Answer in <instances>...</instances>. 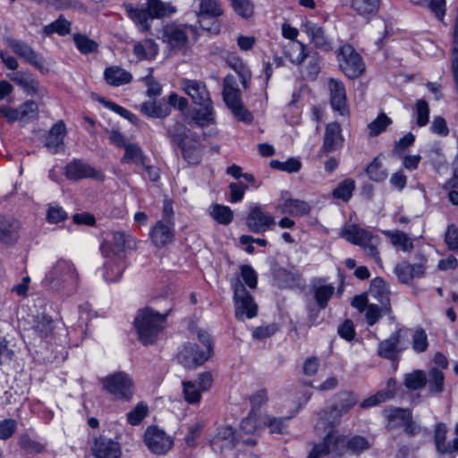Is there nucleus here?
<instances>
[{"label": "nucleus", "mask_w": 458, "mask_h": 458, "mask_svg": "<svg viewBox=\"0 0 458 458\" xmlns=\"http://www.w3.org/2000/svg\"><path fill=\"white\" fill-rule=\"evenodd\" d=\"M191 144L186 143L178 147L183 158L191 165H198L201 161L202 148L200 145V136L197 133H191L190 140Z\"/></svg>", "instance_id": "obj_22"}, {"label": "nucleus", "mask_w": 458, "mask_h": 458, "mask_svg": "<svg viewBox=\"0 0 458 458\" xmlns=\"http://www.w3.org/2000/svg\"><path fill=\"white\" fill-rule=\"evenodd\" d=\"M148 405L142 402L139 403L133 410L127 413V421L132 426L139 425L148 415Z\"/></svg>", "instance_id": "obj_61"}, {"label": "nucleus", "mask_w": 458, "mask_h": 458, "mask_svg": "<svg viewBox=\"0 0 458 458\" xmlns=\"http://www.w3.org/2000/svg\"><path fill=\"white\" fill-rule=\"evenodd\" d=\"M147 10L152 19L162 18L175 12L174 7L160 0H148Z\"/></svg>", "instance_id": "obj_50"}, {"label": "nucleus", "mask_w": 458, "mask_h": 458, "mask_svg": "<svg viewBox=\"0 0 458 458\" xmlns=\"http://www.w3.org/2000/svg\"><path fill=\"white\" fill-rule=\"evenodd\" d=\"M103 388L114 400L129 402L133 395V382L130 376L119 371L101 379Z\"/></svg>", "instance_id": "obj_5"}, {"label": "nucleus", "mask_w": 458, "mask_h": 458, "mask_svg": "<svg viewBox=\"0 0 458 458\" xmlns=\"http://www.w3.org/2000/svg\"><path fill=\"white\" fill-rule=\"evenodd\" d=\"M412 349L417 353H421L427 351L428 346V335L424 329L418 328L412 335Z\"/></svg>", "instance_id": "obj_63"}, {"label": "nucleus", "mask_w": 458, "mask_h": 458, "mask_svg": "<svg viewBox=\"0 0 458 458\" xmlns=\"http://www.w3.org/2000/svg\"><path fill=\"white\" fill-rule=\"evenodd\" d=\"M328 89L332 108L342 115L348 114L346 91L344 83L341 81L330 79Z\"/></svg>", "instance_id": "obj_18"}, {"label": "nucleus", "mask_w": 458, "mask_h": 458, "mask_svg": "<svg viewBox=\"0 0 458 458\" xmlns=\"http://www.w3.org/2000/svg\"><path fill=\"white\" fill-rule=\"evenodd\" d=\"M42 284L56 292L70 295L80 284V276L72 261L59 259L46 273Z\"/></svg>", "instance_id": "obj_1"}, {"label": "nucleus", "mask_w": 458, "mask_h": 458, "mask_svg": "<svg viewBox=\"0 0 458 458\" xmlns=\"http://www.w3.org/2000/svg\"><path fill=\"white\" fill-rule=\"evenodd\" d=\"M445 383V376L442 370L437 368L429 369L427 375V384L430 394H437L443 392Z\"/></svg>", "instance_id": "obj_46"}, {"label": "nucleus", "mask_w": 458, "mask_h": 458, "mask_svg": "<svg viewBox=\"0 0 458 458\" xmlns=\"http://www.w3.org/2000/svg\"><path fill=\"white\" fill-rule=\"evenodd\" d=\"M224 14V10L221 5L220 0H200L199 2V10L197 13L198 21L199 26L203 30H209L210 29L206 27L204 24V18H217Z\"/></svg>", "instance_id": "obj_24"}, {"label": "nucleus", "mask_w": 458, "mask_h": 458, "mask_svg": "<svg viewBox=\"0 0 458 458\" xmlns=\"http://www.w3.org/2000/svg\"><path fill=\"white\" fill-rule=\"evenodd\" d=\"M384 233L390 239L393 246L400 248L404 252H411L413 250V242L407 233L399 230L386 231Z\"/></svg>", "instance_id": "obj_45"}, {"label": "nucleus", "mask_w": 458, "mask_h": 458, "mask_svg": "<svg viewBox=\"0 0 458 458\" xmlns=\"http://www.w3.org/2000/svg\"><path fill=\"white\" fill-rule=\"evenodd\" d=\"M210 445L213 451L219 454L233 449L236 445V437L233 428L230 426L218 428Z\"/></svg>", "instance_id": "obj_19"}, {"label": "nucleus", "mask_w": 458, "mask_h": 458, "mask_svg": "<svg viewBox=\"0 0 458 458\" xmlns=\"http://www.w3.org/2000/svg\"><path fill=\"white\" fill-rule=\"evenodd\" d=\"M202 106L201 109L197 110L193 116L192 120L199 126H206L209 123H212L214 121V110L212 106V103H207L205 105H199Z\"/></svg>", "instance_id": "obj_54"}, {"label": "nucleus", "mask_w": 458, "mask_h": 458, "mask_svg": "<svg viewBox=\"0 0 458 458\" xmlns=\"http://www.w3.org/2000/svg\"><path fill=\"white\" fill-rule=\"evenodd\" d=\"M65 134L66 129L63 121L54 124L46 139V147L51 153L55 154L63 148Z\"/></svg>", "instance_id": "obj_29"}, {"label": "nucleus", "mask_w": 458, "mask_h": 458, "mask_svg": "<svg viewBox=\"0 0 458 458\" xmlns=\"http://www.w3.org/2000/svg\"><path fill=\"white\" fill-rule=\"evenodd\" d=\"M366 172L369 177L375 182H382L387 177V173L377 157L367 166Z\"/></svg>", "instance_id": "obj_59"}, {"label": "nucleus", "mask_w": 458, "mask_h": 458, "mask_svg": "<svg viewBox=\"0 0 458 458\" xmlns=\"http://www.w3.org/2000/svg\"><path fill=\"white\" fill-rule=\"evenodd\" d=\"M109 259L106 261L104 265V278L106 282L114 283L117 282L123 271L124 263L122 259L108 257Z\"/></svg>", "instance_id": "obj_37"}, {"label": "nucleus", "mask_w": 458, "mask_h": 458, "mask_svg": "<svg viewBox=\"0 0 458 458\" xmlns=\"http://www.w3.org/2000/svg\"><path fill=\"white\" fill-rule=\"evenodd\" d=\"M354 189V181L352 179H345L343 182H341L338 184V186L334 190L333 196L335 199H342L344 201H348L351 199Z\"/></svg>", "instance_id": "obj_56"}, {"label": "nucleus", "mask_w": 458, "mask_h": 458, "mask_svg": "<svg viewBox=\"0 0 458 458\" xmlns=\"http://www.w3.org/2000/svg\"><path fill=\"white\" fill-rule=\"evenodd\" d=\"M132 240L122 232H113L101 245V251L105 257L122 259L127 248H131Z\"/></svg>", "instance_id": "obj_16"}, {"label": "nucleus", "mask_w": 458, "mask_h": 458, "mask_svg": "<svg viewBox=\"0 0 458 458\" xmlns=\"http://www.w3.org/2000/svg\"><path fill=\"white\" fill-rule=\"evenodd\" d=\"M341 127L337 123H328L326 127L322 150L330 153L337 149L342 144Z\"/></svg>", "instance_id": "obj_28"}, {"label": "nucleus", "mask_w": 458, "mask_h": 458, "mask_svg": "<svg viewBox=\"0 0 458 458\" xmlns=\"http://www.w3.org/2000/svg\"><path fill=\"white\" fill-rule=\"evenodd\" d=\"M19 222L12 216H0V242H14L18 238Z\"/></svg>", "instance_id": "obj_32"}, {"label": "nucleus", "mask_w": 458, "mask_h": 458, "mask_svg": "<svg viewBox=\"0 0 458 458\" xmlns=\"http://www.w3.org/2000/svg\"><path fill=\"white\" fill-rule=\"evenodd\" d=\"M303 29L316 47L320 48L328 47L329 44L325 36V31L320 26L312 21H306L303 24Z\"/></svg>", "instance_id": "obj_44"}, {"label": "nucleus", "mask_w": 458, "mask_h": 458, "mask_svg": "<svg viewBox=\"0 0 458 458\" xmlns=\"http://www.w3.org/2000/svg\"><path fill=\"white\" fill-rule=\"evenodd\" d=\"M275 224L274 216L265 212L261 206L252 205L250 207L246 217V225L250 232L262 233L271 229Z\"/></svg>", "instance_id": "obj_11"}, {"label": "nucleus", "mask_w": 458, "mask_h": 458, "mask_svg": "<svg viewBox=\"0 0 458 458\" xmlns=\"http://www.w3.org/2000/svg\"><path fill=\"white\" fill-rule=\"evenodd\" d=\"M9 78L20 86L28 95H33L38 92V82L33 79L30 73L16 71L9 74Z\"/></svg>", "instance_id": "obj_36"}, {"label": "nucleus", "mask_w": 458, "mask_h": 458, "mask_svg": "<svg viewBox=\"0 0 458 458\" xmlns=\"http://www.w3.org/2000/svg\"><path fill=\"white\" fill-rule=\"evenodd\" d=\"M73 41L78 50L84 55L93 53L98 48V44L85 35L75 34L73 36Z\"/></svg>", "instance_id": "obj_60"}, {"label": "nucleus", "mask_w": 458, "mask_h": 458, "mask_svg": "<svg viewBox=\"0 0 458 458\" xmlns=\"http://www.w3.org/2000/svg\"><path fill=\"white\" fill-rule=\"evenodd\" d=\"M337 58L340 69L348 78L356 79L364 72L362 59L352 46L341 47Z\"/></svg>", "instance_id": "obj_8"}, {"label": "nucleus", "mask_w": 458, "mask_h": 458, "mask_svg": "<svg viewBox=\"0 0 458 458\" xmlns=\"http://www.w3.org/2000/svg\"><path fill=\"white\" fill-rule=\"evenodd\" d=\"M148 160L142 148L134 143H129L124 148V154L121 158L123 164L133 163L138 166L145 165V162Z\"/></svg>", "instance_id": "obj_38"}, {"label": "nucleus", "mask_w": 458, "mask_h": 458, "mask_svg": "<svg viewBox=\"0 0 458 458\" xmlns=\"http://www.w3.org/2000/svg\"><path fill=\"white\" fill-rule=\"evenodd\" d=\"M164 40L174 49L183 51L188 43L186 31L179 27L168 26L164 30Z\"/></svg>", "instance_id": "obj_26"}, {"label": "nucleus", "mask_w": 458, "mask_h": 458, "mask_svg": "<svg viewBox=\"0 0 458 458\" xmlns=\"http://www.w3.org/2000/svg\"><path fill=\"white\" fill-rule=\"evenodd\" d=\"M158 53L157 44L151 38L137 42L133 47V54L139 59H153Z\"/></svg>", "instance_id": "obj_43"}, {"label": "nucleus", "mask_w": 458, "mask_h": 458, "mask_svg": "<svg viewBox=\"0 0 458 458\" xmlns=\"http://www.w3.org/2000/svg\"><path fill=\"white\" fill-rule=\"evenodd\" d=\"M312 293L318 310H324L327 307L328 301L335 293V286L330 284H314L312 286Z\"/></svg>", "instance_id": "obj_40"}, {"label": "nucleus", "mask_w": 458, "mask_h": 458, "mask_svg": "<svg viewBox=\"0 0 458 458\" xmlns=\"http://www.w3.org/2000/svg\"><path fill=\"white\" fill-rule=\"evenodd\" d=\"M93 453L96 458H119L121 448L117 442L100 437L95 441Z\"/></svg>", "instance_id": "obj_23"}, {"label": "nucleus", "mask_w": 458, "mask_h": 458, "mask_svg": "<svg viewBox=\"0 0 458 458\" xmlns=\"http://www.w3.org/2000/svg\"><path fill=\"white\" fill-rule=\"evenodd\" d=\"M71 32V23L63 15H60L57 20L45 26L44 33L51 35L57 33L60 36H65Z\"/></svg>", "instance_id": "obj_53"}, {"label": "nucleus", "mask_w": 458, "mask_h": 458, "mask_svg": "<svg viewBox=\"0 0 458 458\" xmlns=\"http://www.w3.org/2000/svg\"><path fill=\"white\" fill-rule=\"evenodd\" d=\"M18 445L21 448L30 454H38L44 449L40 443L30 438L28 434H21L19 437Z\"/></svg>", "instance_id": "obj_64"}, {"label": "nucleus", "mask_w": 458, "mask_h": 458, "mask_svg": "<svg viewBox=\"0 0 458 458\" xmlns=\"http://www.w3.org/2000/svg\"><path fill=\"white\" fill-rule=\"evenodd\" d=\"M54 322L51 318L47 316L37 317L34 325V332L40 337H47L54 329Z\"/></svg>", "instance_id": "obj_55"}, {"label": "nucleus", "mask_w": 458, "mask_h": 458, "mask_svg": "<svg viewBox=\"0 0 458 458\" xmlns=\"http://www.w3.org/2000/svg\"><path fill=\"white\" fill-rule=\"evenodd\" d=\"M403 384L409 390L421 389L427 385V374L420 369L407 373L404 376Z\"/></svg>", "instance_id": "obj_49"}, {"label": "nucleus", "mask_w": 458, "mask_h": 458, "mask_svg": "<svg viewBox=\"0 0 458 458\" xmlns=\"http://www.w3.org/2000/svg\"><path fill=\"white\" fill-rule=\"evenodd\" d=\"M351 7L357 14L369 20L377 13L379 0H352Z\"/></svg>", "instance_id": "obj_39"}, {"label": "nucleus", "mask_w": 458, "mask_h": 458, "mask_svg": "<svg viewBox=\"0 0 458 458\" xmlns=\"http://www.w3.org/2000/svg\"><path fill=\"white\" fill-rule=\"evenodd\" d=\"M140 111L148 117L163 118L169 115L171 107L163 102L147 101L141 104Z\"/></svg>", "instance_id": "obj_41"}, {"label": "nucleus", "mask_w": 458, "mask_h": 458, "mask_svg": "<svg viewBox=\"0 0 458 458\" xmlns=\"http://www.w3.org/2000/svg\"><path fill=\"white\" fill-rule=\"evenodd\" d=\"M358 401V396L352 392H339L336 394V401L331 410V412L335 414L334 418L338 420L343 414L348 412L357 404Z\"/></svg>", "instance_id": "obj_27"}, {"label": "nucleus", "mask_w": 458, "mask_h": 458, "mask_svg": "<svg viewBox=\"0 0 458 458\" xmlns=\"http://www.w3.org/2000/svg\"><path fill=\"white\" fill-rule=\"evenodd\" d=\"M383 315H387L391 319H394L392 311H385L384 306L370 303L365 310L366 322L369 327L374 326Z\"/></svg>", "instance_id": "obj_52"}, {"label": "nucleus", "mask_w": 458, "mask_h": 458, "mask_svg": "<svg viewBox=\"0 0 458 458\" xmlns=\"http://www.w3.org/2000/svg\"><path fill=\"white\" fill-rule=\"evenodd\" d=\"M171 311L172 308L161 312L152 307H146L138 310L133 324L139 340L144 345L151 344L156 341L157 335L165 327L166 318Z\"/></svg>", "instance_id": "obj_2"}, {"label": "nucleus", "mask_w": 458, "mask_h": 458, "mask_svg": "<svg viewBox=\"0 0 458 458\" xmlns=\"http://www.w3.org/2000/svg\"><path fill=\"white\" fill-rule=\"evenodd\" d=\"M104 78L106 81L114 87L127 84L131 81V74L119 66H109L105 69Z\"/></svg>", "instance_id": "obj_33"}, {"label": "nucleus", "mask_w": 458, "mask_h": 458, "mask_svg": "<svg viewBox=\"0 0 458 458\" xmlns=\"http://www.w3.org/2000/svg\"><path fill=\"white\" fill-rule=\"evenodd\" d=\"M407 330L403 327L397 328L391 335L377 344V354L383 359L394 361L406 349L403 340L406 336Z\"/></svg>", "instance_id": "obj_7"}, {"label": "nucleus", "mask_w": 458, "mask_h": 458, "mask_svg": "<svg viewBox=\"0 0 458 458\" xmlns=\"http://www.w3.org/2000/svg\"><path fill=\"white\" fill-rule=\"evenodd\" d=\"M284 55L294 64H301L307 56L305 46L300 41H289L284 45Z\"/></svg>", "instance_id": "obj_42"}, {"label": "nucleus", "mask_w": 458, "mask_h": 458, "mask_svg": "<svg viewBox=\"0 0 458 458\" xmlns=\"http://www.w3.org/2000/svg\"><path fill=\"white\" fill-rule=\"evenodd\" d=\"M369 294L378 302V305L384 306L385 311H392L389 287L382 278L377 277L372 281Z\"/></svg>", "instance_id": "obj_25"}, {"label": "nucleus", "mask_w": 458, "mask_h": 458, "mask_svg": "<svg viewBox=\"0 0 458 458\" xmlns=\"http://www.w3.org/2000/svg\"><path fill=\"white\" fill-rule=\"evenodd\" d=\"M446 426L444 423H437L435 427L434 442L437 451L441 454H446L448 444L445 443Z\"/></svg>", "instance_id": "obj_57"}, {"label": "nucleus", "mask_w": 458, "mask_h": 458, "mask_svg": "<svg viewBox=\"0 0 458 458\" xmlns=\"http://www.w3.org/2000/svg\"><path fill=\"white\" fill-rule=\"evenodd\" d=\"M369 441L362 436H353L349 438L345 437L346 453L353 455H359L364 451L370 448Z\"/></svg>", "instance_id": "obj_48"}, {"label": "nucleus", "mask_w": 458, "mask_h": 458, "mask_svg": "<svg viewBox=\"0 0 458 458\" xmlns=\"http://www.w3.org/2000/svg\"><path fill=\"white\" fill-rule=\"evenodd\" d=\"M125 11L128 17L139 26L141 31H148L150 29L149 21L152 20L147 8H136L132 4H126Z\"/></svg>", "instance_id": "obj_35"}, {"label": "nucleus", "mask_w": 458, "mask_h": 458, "mask_svg": "<svg viewBox=\"0 0 458 458\" xmlns=\"http://www.w3.org/2000/svg\"><path fill=\"white\" fill-rule=\"evenodd\" d=\"M310 205L301 199H286L281 206V212L293 216H304L310 212Z\"/></svg>", "instance_id": "obj_34"}, {"label": "nucleus", "mask_w": 458, "mask_h": 458, "mask_svg": "<svg viewBox=\"0 0 458 458\" xmlns=\"http://www.w3.org/2000/svg\"><path fill=\"white\" fill-rule=\"evenodd\" d=\"M19 121L28 123L38 119V106L33 100H27L18 107Z\"/></svg>", "instance_id": "obj_51"}, {"label": "nucleus", "mask_w": 458, "mask_h": 458, "mask_svg": "<svg viewBox=\"0 0 458 458\" xmlns=\"http://www.w3.org/2000/svg\"><path fill=\"white\" fill-rule=\"evenodd\" d=\"M208 358V353L199 350V345L193 343L184 344L176 354L178 362L187 369L200 366Z\"/></svg>", "instance_id": "obj_15"}, {"label": "nucleus", "mask_w": 458, "mask_h": 458, "mask_svg": "<svg viewBox=\"0 0 458 458\" xmlns=\"http://www.w3.org/2000/svg\"><path fill=\"white\" fill-rule=\"evenodd\" d=\"M65 176L69 180L80 181L86 178H91L98 182L105 180V174L91 166L89 164L81 160L73 159L65 165Z\"/></svg>", "instance_id": "obj_12"}, {"label": "nucleus", "mask_w": 458, "mask_h": 458, "mask_svg": "<svg viewBox=\"0 0 458 458\" xmlns=\"http://www.w3.org/2000/svg\"><path fill=\"white\" fill-rule=\"evenodd\" d=\"M417 4L421 6L426 4L438 21L444 20L446 11L445 0H419Z\"/></svg>", "instance_id": "obj_58"}, {"label": "nucleus", "mask_w": 458, "mask_h": 458, "mask_svg": "<svg viewBox=\"0 0 458 458\" xmlns=\"http://www.w3.org/2000/svg\"><path fill=\"white\" fill-rule=\"evenodd\" d=\"M340 235L352 244L360 246L366 255L374 259L377 266L382 267V259L377 249L380 243L378 235L355 224L344 226Z\"/></svg>", "instance_id": "obj_3"}, {"label": "nucleus", "mask_w": 458, "mask_h": 458, "mask_svg": "<svg viewBox=\"0 0 458 458\" xmlns=\"http://www.w3.org/2000/svg\"><path fill=\"white\" fill-rule=\"evenodd\" d=\"M6 44L15 55L22 58L26 63L36 67L42 72L47 71L43 56L34 51L27 43L14 38H7Z\"/></svg>", "instance_id": "obj_10"}, {"label": "nucleus", "mask_w": 458, "mask_h": 458, "mask_svg": "<svg viewBox=\"0 0 458 458\" xmlns=\"http://www.w3.org/2000/svg\"><path fill=\"white\" fill-rule=\"evenodd\" d=\"M144 443L150 452L157 455H162L172 448L174 440L158 427L149 426L146 428L144 433Z\"/></svg>", "instance_id": "obj_9"}, {"label": "nucleus", "mask_w": 458, "mask_h": 458, "mask_svg": "<svg viewBox=\"0 0 458 458\" xmlns=\"http://www.w3.org/2000/svg\"><path fill=\"white\" fill-rule=\"evenodd\" d=\"M210 216L218 224L227 225L233 219L232 209L221 204H214L209 208Z\"/></svg>", "instance_id": "obj_47"}, {"label": "nucleus", "mask_w": 458, "mask_h": 458, "mask_svg": "<svg viewBox=\"0 0 458 458\" xmlns=\"http://www.w3.org/2000/svg\"><path fill=\"white\" fill-rule=\"evenodd\" d=\"M314 447L321 455L329 454L331 458H344L346 453L345 437L331 430L327 432L323 441Z\"/></svg>", "instance_id": "obj_14"}, {"label": "nucleus", "mask_w": 458, "mask_h": 458, "mask_svg": "<svg viewBox=\"0 0 458 458\" xmlns=\"http://www.w3.org/2000/svg\"><path fill=\"white\" fill-rule=\"evenodd\" d=\"M274 280L279 288L302 290L305 287V280L301 274L295 270L280 267L275 271Z\"/></svg>", "instance_id": "obj_17"}, {"label": "nucleus", "mask_w": 458, "mask_h": 458, "mask_svg": "<svg viewBox=\"0 0 458 458\" xmlns=\"http://www.w3.org/2000/svg\"><path fill=\"white\" fill-rule=\"evenodd\" d=\"M383 414L387 420L386 428L394 429L403 427L411 415L409 409L389 407L383 411Z\"/></svg>", "instance_id": "obj_30"}, {"label": "nucleus", "mask_w": 458, "mask_h": 458, "mask_svg": "<svg viewBox=\"0 0 458 458\" xmlns=\"http://www.w3.org/2000/svg\"><path fill=\"white\" fill-rule=\"evenodd\" d=\"M223 99L233 114L240 120L243 122H250L252 120L250 113L243 106L241 99V90L236 85L234 77L231 74L226 75L224 79Z\"/></svg>", "instance_id": "obj_6"}, {"label": "nucleus", "mask_w": 458, "mask_h": 458, "mask_svg": "<svg viewBox=\"0 0 458 458\" xmlns=\"http://www.w3.org/2000/svg\"><path fill=\"white\" fill-rule=\"evenodd\" d=\"M415 257L418 259V262L415 264L403 261L395 265L394 273L400 283L407 284L411 283L413 278L422 277L424 276L427 259L421 253H416Z\"/></svg>", "instance_id": "obj_13"}, {"label": "nucleus", "mask_w": 458, "mask_h": 458, "mask_svg": "<svg viewBox=\"0 0 458 458\" xmlns=\"http://www.w3.org/2000/svg\"><path fill=\"white\" fill-rule=\"evenodd\" d=\"M166 135L172 144L178 147L186 143L190 140V134L192 133L183 123L178 121H173L165 125Z\"/></svg>", "instance_id": "obj_31"}, {"label": "nucleus", "mask_w": 458, "mask_h": 458, "mask_svg": "<svg viewBox=\"0 0 458 458\" xmlns=\"http://www.w3.org/2000/svg\"><path fill=\"white\" fill-rule=\"evenodd\" d=\"M182 87L194 104L205 105L212 103L209 92L204 82L196 80H183Z\"/></svg>", "instance_id": "obj_21"}, {"label": "nucleus", "mask_w": 458, "mask_h": 458, "mask_svg": "<svg viewBox=\"0 0 458 458\" xmlns=\"http://www.w3.org/2000/svg\"><path fill=\"white\" fill-rule=\"evenodd\" d=\"M231 287L233 291L235 317L239 320L256 317L258 314V305L252 295L246 290L239 276L231 279Z\"/></svg>", "instance_id": "obj_4"}, {"label": "nucleus", "mask_w": 458, "mask_h": 458, "mask_svg": "<svg viewBox=\"0 0 458 458\" xmlns=\"http://www.w3.org/2000/svg\"><path fill=\"white\" fill-rule=\"evenodd\" d=\"M174 236V222L169 218L157 222L150 231L151 240L157 247L165 246L173 241Z\"/></svg>", "instance_id": "obj_20"}, {"label": "nucleus", "mask_w": 458, "mask_h": 458, "mask_svg": "<svg viewBox=\"0 0 458 458\" xmlns=\"http://www.w3.org/2000/svg\"><path fill=\"white\" fill-rule=\"evenodd\" d=\"M391 123L392 120L386 114L381 113L368 125L370 136H377L383 132Z\"/></svg>", "instance_id": "obj_62"}]
</instances>
